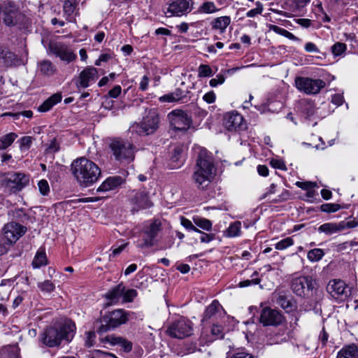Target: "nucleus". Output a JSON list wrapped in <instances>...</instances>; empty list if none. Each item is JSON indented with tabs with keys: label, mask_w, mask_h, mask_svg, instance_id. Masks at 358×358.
Returning <instances> with one entry per match:
<instances>
[{
	"label": "nucleus",
	"mask_w": 358,
	"mask_h": 358,
	"mask_svg": "<svg viewBox=\"0 0 358 358\" xmlns=\"http://www.w3.org/2000/svg\"><path fill=\"white\" fill-rule=\"evenodd\" d=\"M215 171L212 156L206 149H201L192 176L196 187L201 189L206 188L212 182Z\"/></svg>",
	"instance_id": "f257e3e1"
},
{
	"label": "nucleus",
	"mask_w": 358,
	"mask_h": 358,
	"mask_svg": "<svg viewBox=\"0 0 358 358\" xmlns=\"http://www.w3.org/2000/svg\"><path fill=\"white\" fill-rule=\"evenodd\" d=\"M71 171L78 182L85 187L96 182L101 176L99 167L85 157L74 160L71 164Z\"/></svg>",
	"instance_id": "f03ea898"
},
{
	"label": "nucleus",
	"mask_w": 358,
	"mask_h": 358,
	"mask_svg": "<svg viewBox=\"0 0 358 358\" xmlns=\"http://www.w3.org/2000/svg\"><path fill=\"white\" fill-rule=\"evenodd\" d=\"M76 324L71 320H65L59 329L49 327L42 335L43 343L48 347L57 346L62 340L71 341L75 334Z\"/></svg>",
	"instance_id": "7ed1b4c3"
},
{
	"label": "nucleus",
	"mask_w": 358,
	"mask_h": 358,
	"mask_svg": "<svg viewBox=\"0 0 358 358\" xmlns=\"http://www.w3.org/2000/svg\"><path fill=\"white\" fill-rule=\"evenodd\" d=\"M29 175L22 172H8L0 180L1 188L7 194H17L29 182Z\"/></svg>",
	"instance_id": "20e7f679"
},
{
	"label": "nucleus",
	"mask_w": 358,
	"mask_h": 358,
	"mask_svg": "<svg viewBox=\"0 0 358 358\" xmlns=\"http://www.w3.org/2000/svg\"><path fill=\"white\" fill-rule=\"evenodd\" d=\"M145 115L140 123L134 124L129 131L138 135H150L154 134L159 127V118L155 108L146 110Z\"/></svg>",
	"instance_id": "39448f33"
},
{
	"label": "nucleus",
	"mask_w": 358,
	"mask_h": 358,
	"mask_svg": "<svg viewBox=\"0 0 358 358\" xmlns=\"http://www.w3.org/2000/svg\"><path fill=\"white\" fill-rule=\"evenodd\" d=\"M162 229L161 222L158 220L146 222L142 229L137 247L149 248L154 246L158 241V236Z\"/></svg>",
	"instance_id": "423d86ee"
},
{
	"label": "nucleus",
	"mask_w": 358,
	"mask_h": 358,
	"mask_svg": "<svg viewBox=\"0 0 358 358\" xmlns=\"http://www.w3.org/2000/svg\"><path fill=\"white\" fill-rule=\"evenodd\" d=\"M110 148L115 160L120 163H129L134 159L136 148L127 141L115 139L110 143Z\"/></svg>",
	"instance_id": "0eeeda50"
},
{
	"label": "nucleus",
	"mask_w": 358,
	"mask_h": 358,
	"mask_svg": "<svg viewBox=\"0 0 358 358\" xmlns=\"http://www.w3.org/2000/svg\"><path fill=\"white\" fill-rule=\"evenodd\" d=\"M128 314L122 309L115 310L104 315L99 327V332H105L110 329L116 328L128 321Z\"/></svg>",
	"instance_id": "6e6552de"
},
{
	"label": "nucleus",
	"mask_w": 358,
	"mask_h": 358,
	"mask_svg": "<svg viewBox=\"0 0 358 358\" xmlns=\"http://www.w3.org/2000/svg\"><path fill=\"white\" fill-rule=\"evenodd\" d=\"M325 85V82L321 79H312L307 77H297L295 79L297 90L307 94L319 93Z\"/></svg>",
	"instance_id": "1a4fd4ad"
},
{
	"label": "nucleus",
	"mask_w": 358,
	"mask_h": 358,
	"mask_svg": "<svg viewBox=\"0 0 358 358\" xmlns=\"http://www.w3.org/2000/svg\"><path fill=\"white\" fill-rule=\"evenodd\" d=\"M192 331V322L185 317H180L173 322L167 329V333L170 336L179 339L189 336Z\"/></svg>",
	"instance_id": "9d476101"
},
{
	"label": "nucleus",
	"mask_w": 358,
	"mask_h": 358,
	"mask_svg": "<svg viewBox=\"0 0 358 358\" xmlns=\"http://www.w3.org/2000/svg\"><path fill=\"white\" fill-rule=\"evenodd\" d=\"M50 53L59 57L62 61L69 64L75 61L77 58L76 54L66 43L62 42H52L48 47Z\"/></svg>",
	"instance_id": "9b49d317"
},
{
	"label": "nucleus",
	"mask_w": 358,
	"mask_h": 358,
	"mask_svg": "<svg viewBox=\"0 0 358 358\" xmlns=\"http://www.w3.org/2000/svg\"><path fill=\"white\" fill-rule=\"evenodd\" d=\"M168 117L175 130L186 131L192 124V119L188 113L180 109L172 110L169 113Z\"/></svg>",
	"instance_id": "f8f14e48"
},
{
	"label": "nucleus",
	"mask_w": 358,
	"mask_h": 358,
	"mask_svg": "<svg viewBox=\"0 0 358 358\" xmlns=\"http://www.w3.org/2000/svg\"><path fill=\"white\" fill-rule=\"evenodd\" d=\"M193 1L192 0H173L168 3L166 11L167 17L182 16L191 12Z\"/></svg>",
	"instance_id": "ddd939ff"
},
{
	"label": "nucleus",
	"mask_w": 358,
	"mask_h": 358,
	"mask_svg": "<svg viewBox=\"0 0 358 358\" xmlns=\"http://www.w3.org/2000/svg\"><path fill=\"white\" fill-rule=\"evenodd\" d=\"M130 204L131 206V211L133 213L149 208L152 206V203L149 198L148 194L145 189L132 191Z\"/></svg>",
	"instance_id": "4468645a"
},
{
	"label": "nucleus",
	"mask_w": 358,
	"mask_h": 358,
	"mask_svg": "<svg viewBox=\"0 0 358 358\" xmlns=\"http://www.w3.org/2000/svg\"><path fill=\"white\" fill-rule=\"evenodd\" d=\"M224 124L229 131H242L246 129L243 116L237 112L227 113L224 118Z\"/></svg>",
	"instance_id": "2eb2a0df"
},
{
	"label": "nucleus",
	"mask_w": 358,
	"mask_h": 358,
	"mask_svg": "<svg viewBox=\"0 0 358 358\" xmlns=\"http://www.w3.org/2000/svg\"><path fill=\"white\" fill-rule=\"evenodd\" d=\"M26 231L25 227L15 222H10L3 227L5 238L10 243H15Z\"/></svg>",
	"instance_id": "dca6fc26"
},
{
	"label": "nucleus",
	"mask_w": 358,
	"mask_h": 358,
	"mask_svg": "<svg viewBox=\"0 0 358 358\" xmlns=\"http://www.w3.org/2000/svg\"><path fill=\"white\" fill-rule=\"evenodd\" d=\"M99 77L96 68L88 66L83 70L76 80V84L78 88H87L94 83Z\"/></svg>",
	"instance_id": "f3484780"
},
{
	"label": "nucleus",
	"mask_w": 358,
	"mask_h": 358,
	"mask_svg": "<svg viewBox=\"0 0 358 358\" xmlns=\"http://www.w3.org/2000/svg\"><path fill=\"white\" fill-rule=\"evenodd\" d=\"M259 320L264 326H277L282 322V316L277 310L265 307L261 312Z\"/></svg>",
	"instance_id": "a211bd4d"
},
{
	"label": "nucleus",
	"mask_w": 358,
	"mask_h": 358,
	"mask_svg": "<svg viewBox=\"0 0 358 358\" xmlns=\"http://www.w3.org/2000/svg\"><path fill=\"white\" fill-rule=\"evenodd\" d=\"M292 291H302L307 289L312 291L317 289V281L309 276H301L294 278L292 282Z\"/></svg>",
	"instance_id": "6ab92c4d"
},
{
	"label": "nucleus",
	"mask_w": 358,
	"mask_h": 358,
	"mask_svg": "<svg viewBox=\"0 0 358 358\" xmlns=\"http://www.w3.org/2000/svg\"><path fill=\"white\" fill-rule=\"evenodd\" d=\"M101 343L110 345H119L122 347L124 352H129L132 350V343L121 336L115 335H108L101 338Z\"/></svg>",
	"instance_id": "aec40b11"
},
{
	"label": "nucleus",
	"mask_w": 358,
	"mask_h": 358,
	"mask_svg": "<svg viewBox=\"0 0 358 358\" xmlns=\"http://www.w3.org/2000/svg\"><path fill=\"white\" fill-rule=\"evenodd\" d=\"M225 315V311L220 306V303L217 300L213 301V302L206 308L203 320H207L214 317L215 319L221 318Z\"/></svg>",
	"instance_id": "412c9836"
},
{
	"label": "nucleus",
	"mask_w": 358,
	"mask_h": 358,
	"mask_svg": "<svg viewBox=\"0 0 358 358\" xmlns=\"http://www.w3.org/2000/svg\"><path fill=\"white\" fill-rule=\"evenodd\" d=\"M136 296V292H108L106 298L109 301L108 303L113 304L119 302H130Z\"/></svg>",
	"instance_id": "4be33fe9"
},
{
	"label": "nucleus",
	"mask_w": 358,
	"mask_h": 358,
	"mask_svg": "<svg viewBox=\"0 0 358 358\" xmlns=\"http://www.w3.org/2000/svg\"><path fill=\"white\" fill-rule=\"evenodd\" d=\"M123 182V179L120 176H113L106 178L101 185L97 188V192H108L114 190L120 187Z\"/></svg>",
	"instance_id": "5701e85b"
},
{
	"label": "nucleus",
	"mask_w": 358,
	"mask_h": 358,
	"mask_svg": "<svg viewBox=\"0 0 358 358\" xmlns=\"http://www.w3.org/2000/svg\"><path fill=\"white\" fill-rule=\"evenodd\" d=\"M79 1L78 0H66L64 6L63 10L64 13L66 16V18L69 22H73L75 20V17L78 14V6Z\"/></svg>",
	"instance_id": "b1692460"
},
{
	"label": "nucleus",
	"mask_w": 358,
	"mask_h": 358,
	"mask_svg": "<svg viewBox=\"0 0 358 358\" xmlns=\"http://www.w3.org/2000/svg\"><path fill=\"white\" fill-rule=\"evenodd\" d=\"M277 303L287 313L292 312L296 309V303L291 296L280 295L277 299Z\"/></svg>",
	"instance_id": "393cba45"
},
{
	"label": "nucleus",
	"mask_w": 358,
	"mask_h": 358,
	"mask_svg": "<svg viewBox=\"0 0 358 358\" xmlns=\"http://www.w3.org/2000/svg\"><path fill=\"white\" fill-rule=\"evenodd\" d=\"M299 108L306 118H310L315 112V103L310 99H302L299 102Z\"/></svg>",
	"instance_id": "a878e982"
},
{
	"label": "nucleus",
	"mask_w": 358,
	"mask_h": 358,
	"mask_svg": "<svg viewBox=\"0 0 358 358\" xmlns=\"http://www.w3.org/2000/svg\"><path fill=\"white\" fill-rule=\"evenodd\" d=\"M0 60L6 66H12L16 60V55L6 47L0 45Z\"/></svg>",
	"instance_id": "bb28decb"
},
{
	"label": "nucleus",
	"mask_w": 358,
	"mask_h": 358,
	"mask_svg": "<svg viewBox=\"0 0 358 358\" xmlns=\"http://www.w3.org/2000/svg\"><path fill=\"white\" fill-rule=\"evenodd\" d=\"M336 358H358V348L354 344L344 346L338 352Z\"/></svg>",
	"instance_id": "cd10ccee"
},
{
	"label": "nucleus",
	"mask_w": 358,
	"mask_h": 358,
	"mask_svg": "<svg viewBox=\"0 0 358 358\" xmlns=\"http://www.w3.org/2000/svg\"><path fill=\"white\" fill-rule=\"evenodd\" d=\"M230 22L231 19L229 16H222L214 19L211 22V26L213 29H219L220 33H224Z\"/></svg>",
	"instance_id": "c85d7f7f"
},
{
	"label": "nucleus",
	"mask_w": 358,
	"mask_h": 358,
	"mask_svg": "<svg viewBox=\"0 0 358 358\" xmlns=\"http://www.w3.org/2000/svg\"><path fill=\"white\" fill-rule=\"evenodd\" d=\"M62 101V96L59 94H55L45 100L39 107L41 112H47L50 110L55 104Z\"/></svg>",
	"instance_id": "c756f323"
},
{
	"label": "nucleus",
	"mask_w": 358,
	"mask_h": 358,
	"mask_svg": "<svg viewBox=\"0 0 358 358\" xmlns=\"http://www.w3.org/2000/svg\"><path fill=\"white\" fill-rule=\"evenodd\" d=\"M318 231L320 232L324 233L327 235H331L333 234L341 231L342 227L341 226V222H327L320 225L318 228Z\"/></svg>",
	"instance_id": "7c9ffc66"
},
{
	"label": "nucleus",
	"mask_w": 358,
	"mask_h": 358,
	"mask_svg": "<svg viewBox=\"0 0 358 358\" xmlns=\"http://www.w3.org/2000/svg\"><path fill=\"white\" fill-rule=\"evenodd\" d=\"M38 70L43 75L50 76L56 71V67L49 60H42L38 64Z\"/></svg>",
	"instance_id": "2f4dec72"
},
{
	"label": "nucleus",
	"mask_w": 358,
	"mask_h": 358,
	"mask_svg": "<svg viewBox=\"0 0 358 358\" xmlns=\"http://www.w3.org/2000/svg\"><path fill=\"white\" fill-rule=\"evenodd\" d=\"M0 358H20L19 349L17 345H9L0 351Z\"/></svg>",
	"instance_id": "473e14b6"
},
{
	"label": "nucleus",
	"mask_w": 358,
	"mask_h": 358,
	"mask_svg": "<svg viewBox=\"0 0 358 358\" xmlns=\"http://www.w3.org/2000/svg\"><path fill=\"white\" fill-rule=\"evenodd\" d=\"M48 264V259L44 250H39L37 251L33 261L32 266L34 268H38Z\"/></svg>",
	"instance_id": "72a5a7b5"
},
{
	"label": "nucleus",
	"mask_w": 358,
	"mask_h": 358,
	"mask_svg": "<svg viewBox=\"0 0 358 358\" xmlns=\"http://www.w3.org/2000/svg\"><path fill=\"white\" fill-rule=\"evenodd\" d=\"M17 135L14 132L8 133L0 137V150H5L12 145Z\"/></svg>",
	"instance_id": "f704fd0d"
},
{
	"label": "nucleus",
	"mask_w": 358,
	"mask_h": 358,
	"mask_svg": "<svg viewBox=\"0 0 358 358\" xmlns=\"http://www.w3.org/2000/svg\"><path fill=\"white\" fill-rule=\"evenodd\" d=\"M220 9L216 7L214 2L206 1L198 8V13L212 14L217 12Z\"/></svg>",
	"instance_id": "c9c22d12"
},
{
	"label": "nucleus",
	"mask_w": 358,
	"mask_h": 358,
	"mask_svg": "<svg viewBox=\"0 0 358 358\" xmlns=\"http://www.w3.org/2000/svg\"><path fill=\"white\" fill-rule=\"evenodd\" d=\"M8 215L13 220L24 222L28 216L23 208H15L8 211Z\"/></svg>",
	"instance_id": "e433bc0d"
},
{
	"label": "nucleus",
	"mask_w": 358,
	"mask_h": 358,
	"mask_svg": "<svg viewBox=\"0 0 358 358\" xmlns=\"http://www.w3.org/2000/svg\"><path fill=\"white\" fill-rule=\"evenodd\" d=\"M345 282L340 279L331 280L327 285V291H345Z\"/></svg>",
	"instance_id": "4c0bfd02"
},
{
	"label": "nucleus",
	"mask_w": 358,
	"mask_h": 358,
	"mask_svg": "<svg viewBox=\"0 0 358 358\" xmlns=\"http://www.w3.org/2000/svg\"><path fill=\"white\" fill-rule=\"evenodd\" d=\"M193 221L196 227L203 230L207 231L212 230L213 224L211 221L208 219L196 217L193 219Z\"/></svg>",
	"instance_id": "58836bf2"
},
{
	"label": "nucleus",
	"mask_w": 358,
	"mask_h": 358,
	"mask_svg": "<svg viewBox=\"0 0 358 358\" xmlns=\"http://www.w3.org/2000/svg\"><path fill=\"white\" fill-rule=\"evenodd\" d=\"M241 222L236 221L231 223L227 230V236L228 237H236L241 235Z\"/></svg>",
	"instance_id": "ea45409f"
},
{
	"label": "nucleus",
	"mask_w": 358,
	"mask_h": 358,
	"mask_svg": "<svg viewBox=\"0 0 358 358\" xmlns=\"http://www.w3.org/2000/svg\"><path fill=\"white\" fill-rule=\"evenodd\" d=\"M324 256V252L322 249L315 248L310 250L307 255V258L311 262H315L321 260Z\"/></svg>",
	"instance_id": "a19ab883"
},
{
	"label": "nucleus",
	"mask_w": 358,
	"mask_h": 358,
	"mask_svg": "<svg viewBox=\"0 0 358 358\" xmlns=\"http://www.w3.org/2000/svg\"><path fill=\"white\" fill-rule=\"evenodd\" d=\"M213 75V71L209 65L201 64L198 68V76L199 78L210 77Z\"/></svg>",
	"instance_id": "79ce46f5"
},
{
	"label": "nucleus",
	"mask_w": 358,
	"mask_h": 358,
	"mask_svg": "<svg viewBox=\"0 0 358 358\" xmlns=\"http://www.w3.org/2000/svg\"><path fill=\"white\" fill-rule=\"evenodd\" d=\"M293 244L294 241L292 240V238L290 237H287L278 242L275 245V248L276 250H285L286 248L292 245Z\"/></svg>",
	"instance_id": "37998d69"
},
{
	"label": "nucleus",
	"mask_w": 358,
	"mask_h": 358,
	"mask_svg": "<svg viewBox=\"0 0 358 358\" xmlns=\"http://www.w3.org/2000/svg\"><path fill=\"white\" fill-rule=\"evenodd\" d=\"M290 196H291L290 192L288 190L284 189H282L281 193L278 196L273 199L271 201V202H272L273 203H282V202L286 201L288 199H289Z\"/></svg>",
	"instance_id": "c03bdc74"
},
{
	"label": "nucleus",
	"mask_w": 358,
	"mask_h": 358,
	"mask_svg": "<svg viewBox=\"0 0 358 358\" xmlns=\"http://www.w3.org/2000/svg\"><path fill=\"white\" fill-rule=\"evenodd\" d=\"M322 212L334 213L341 209V206L337 203H324L320 206Z\"/></svg>",
	"instance_id": "a18cd8bd"
},
{
	"label": "nucleus",
	"mask_w": 358,
	"mask_h": 358,
	"mask_svg": "<svg viewBox=\"0 0 358 358\" xmlns=\"http://www.w3.org/2000/svg\"><path fill=\"white\" fill-rule=\"evenodd\" d=\"M38 190H39L40 193L43 196H47L49 194L50 186H49L48 182L46 180L42 179V180H39L38 182Z\"/></svg>",
	"instance_id": "49530a36"
},
{
	"label": "nucleus",
	"mask_w": 358,
	"mask_h": 358,
	"mask_svg": "<svg viewBox=\"0 0 358 358\" xmlns=\"http://www.w3.org/2000/svg\"><path fill=\"white\" fill-rule=\"evenodd\" d=\"M257 275H258V273L257 272H255L252 277H253L252 279L251 280H243V281H241L239 282V287H248L250 285H257L260 282V279L257 278Z\"/></svg>",
	"instance_id": "de8ad7c7"
},
{
	"label": "nucleus",
	"mask_w": 358,
	"mask_h": 358,
	"mask_svg": "<svg viewBox=\"0 0 358 358\" xmlns=\"http://www.w3.org/2000/svg\"><path fill=\"white\" fill-rule=\"evenodd\" d=\"M96 334L94 331H87L85 333V345L87 348H91L95 345Z\"/></svg>",
	"instance_id": "09e8293b"
},
{
	"label": "nucleus",
	"mask_w": 358,
	"mask_h": 358,
	"mask_svg": "<svg viewBox=\"0 0 358 358\" xmlns=\"http://www.w3.org/2000/svg\"><path fill=\"white\" fill-rule=\"evenodd\" d=\"M346 50V45L343 43L337 42L331 48L332 53L335 56H339Z\"/></svg>",
	"instance_id": "8fccbe9b"
},
{
	"label": "nucleus",
	"mask_w": 358,
	"mask_h": 358,
	"mask_svg": "<svg viewBox=\"0 0 358 358\" xmlns=\"http://www.w3.org/2000/svg\"><path fill=\"white\" fill-rule=\"evenodd\" d=\"M296 185L298 187L301 188L302 189L306 190L308 192V194H310V189H313L315 187H316V183L313 182H300L298 181L296 182Z\"/></svg>",
	"instance_id": "3c124183"
},
{
	"label": "nucleus",
	"mask_w": 358,
	"mask_h": 358,
	"mask_svg": "<svg viewBox=\"0 0 358 358\" xmlns=\"http://www.w3.org/2000/svg\"><path fill=\"white\" fill-rule=\"evenodd\" d=\"M223 328L220 325L217 324H213L211 328V334L212 336L214 337L213 339H217L219 338H222L223 334Z\"/></svg>",
	"instance_id": "603ef678"
},
{
	"label": "nucleus",
	"mask_w": 358,
	"mask_h": 358,
	"mask_svg": "<svg viewBox=\"0 0 358 358\" xmlns=\"http://www.w3.org/2000/svg\"><path fill=\"white\" fill-rule=\"evenodd\" d=\"M23 115L26 117L30 118L33 115V112L31 110H24L22 113H5L2 115V116H12L15 119H18L20 115Z\"/></svg>",
	"instance_id": "864d4df0"
},
{
	"label": "nucleus",
	"mask_w": 358,
	"mask_h": 358,
	"mask_svg": "<svg viewBox=\"0 0 358 358\" xmlns=\"http://www.w3.org/2000/svg\"><path fill=\"white\" fill-rule=\"evenodd\" d=\"M113 58V54L110 52L101 54L99 57L96 60L94 64L96 66H101V62H107Z\"/></svg>",
	"instance_id": "5fc2aeb1"
},
{
	"label": "nucleus",
	"mask_w": 358,
	"mask_h": 358,
	"mask_svg": "<svg viewBox=\"0 0 358 358\" xmlns=\"http://www.w3.org/2000/svg\"><path fill=\"white\" fill-rule=\"evenodd\" d=\"M224 80H225L224 76L222 74H218V75H217L216 78H212L210 80L209 84H210V87H215L219 85L223 84L224 83Z\"/></svg>",
	"instance_id": "6e6d98bb"
},
{
	"label": "nucleus",
	"mask_w": 358,
	"mask_h": 358,
	"mask_svg": "<svg viewBox=\"0 0 358 358\" xmlns=\"http://www.w3.org/2000/svg\"><path fill=\"white\" fill-rule=\"evenodd\" d=\"M271 166L274 169H278L280 170H285L286 166L284 162L281 159H272L270 161Z\"/></svg>",
	"instance_id": "4d7b16f0"
},
{
	"label": "nucleus",
	"mask_w": 358,
	"mask_h": 358,
	"mask_svg": "<svg viewBox=\"0 0 358 358\" xmlns=\"http://www.w3.org/2000/svg\"><path fill=\"white\" fill-rule=\"evenodd\" d=\"M59 150V145L55 138H53L47 147V152L50 153H55Z\"/></svg>",
	"instance_id": "13d9d810"
},
{
	"label": "nucleus",
	"mask_w": 358,
	"mask_h": 358,
	"mask_svg": "<svg viewBox=\"0 0 358 358\" xmlns=\"http://www.w3.org/2000/svg\"><path fill=\"white\" fill-rule=\"evenodd\" d=\"M173 94L176 101H179L186 97L187 92L178 88L173 92Z\"/></svg>",
	"instance_id": "bf43d9fd"
},
{
	"label": "nucleus",
	"mask_w": 358,
	"mask_h": 358,
	"mask_svg": "<svg viewBox=\"0 0 358 358\" xmlns=\"http://www.w3.org/2000/svg\"><path fill=\"white\" fill-rule=\"evenodd\" d=\"M341 226L342 227V231L345 229L355 228L358 225V222L355 220H350L348 222L341 221Z\"/></svg>",
	"instance_id": "052dcab7"
},
{
	"label": "nucleus",
	"mask_w": 358,
	"mask_h": 358,
	"mask_svg": "<svg viewBox=\"0 0 358 358\" xmlns=\"http://www.w3.org/2000/svg\"><path fill=\"white\" fill-rule=\"evenodd\" d=\"M39 287L42 291H52L55 288V285L50 280H45Z\"/></svg>",
	"instance_id": "680f3d73"
},
{
	"label": "nucleus",
	"mask_w": 358,
	"mask_h": 358,
	"mask_svg": "<svg viewBox=\"0 0 358 358\" xmlns=\"http://www.w3.org/2000/svg\"><path fill=\"white\" fill-rule=\"evenodd\" d=\"M277 185L274 183H272L269 187L266 189L265 193L262 195V198L265 199L271 196V194H274L277 192Z\"/></svg>",
	"instance_id": "e2e57ef3"
},
{
	"label": "nucleus",
	"mask_w": 358,
	"mask_h": 358,
	"mask_svg": "<svg viewBox=\"0 0 358 358\" xmlns=\"http://www.w3.org/2000/svg\"><path fill=\"white\" fill-rule=\"evenodd\" d=\"M180 223L182 227H184L186 229H187L189 231H191L192 229H194V225L192 222V221H190L189 220H188L184 217H181Z\"/></svg>",
	"instance_id": "0e129e2a"
},
{
	"label": "nucleus",
	"mask_w": 358,
	"mask_h": 358,
	"mask_svg": "<svg viewBox=\"0 0 358 358\" xmlns=\"http://www.w3.org/2000/svg\"><path fill=\"white\" fill-rule=\"evenodd\" d=\"M127 244H122L119 247L114 248L112 250V252L109 255L108 258L109 260L111 261L114 257H115L117 255H119L126 247Z\"/></svg>",
	"instance_id": "69168bd1"
},
{
	"label": "nucleus",
	"mask_w": 358,
	"mask_h": 358,
	"mask_svg": "<svg viewBox=\"0 0 358 358\" xmlns=\"http://www.w3.org/2000/svg\"><path fill=\"white\" fill-rule=\"evenodd\" d=\"M344 101L343 96L340 94H335L331 96V102L337 106L343 104Z\"/></svg>",
	"instance_id": "338daca9"
},
{
	"label": "nucleus",
	"mask_w": 358,
	"mask_h": 358,
	"mask_svg": "<svg viewBox=\"0 0 358 358\" xmlns=\"http://www.w3.org/2000/svg\"><path fill=\"white\" fill-rule=\"evenodd\" d=\"M215 94L213 91H210L205 94L203 96V100L208 103H212L215 101Z\"/></svg>",
	"instance_id": "774afa93"
}]
</instances>
